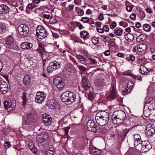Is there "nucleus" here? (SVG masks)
<instances>
[{
    "label": "nucleus",
    "instance_id": "obj_1",
    "mask_svg": "<svg viewBox=\"0 0 155 155\" xmlns=\"http://www.w3.org/2000/svg\"><path fill=\"white\" fill-rule=\"evenodd\" d=\"M126 117V114L123 111H115L112 116V122L114 124H118L120 125L123 123Z\"/></svg>",
    "mask_w": 155,
    "mask_h": 155
},
{
    "label": "nucleus",
    "instance_id": "obj_2",
    "mask_svg": "<svg viewBox=\"0 0 155 155\" xmlns=\"http://www.w3.org/2000/svg\"><path fill=\"white\" fill-rule=\"evenodd\" d=\"M95 120L97 123L103 126L106 125L109 120V114L105 111H103L97 113L95 116Z\"/></svg>",
    "mask_w": 155,
    "mask_h": 155
},
{
    "label": "nucleus",
    "instance_id": "obj_3",
    "mask_svg": "<svg viewBox=\"0 0 155 155\" xmlns=\"http://www.w3.org/2000/svg\"><path fill=\"white\" fill-rule=\"evenodd\" d=\"M18 31L21 36L25 37L28 36L29 32V29L28 26L22 24L18 27Z\"/></svg>",
    "mask_w": 155,
    "mask_h": 155
},
{
    "label": "nucleus",
    "instance_id": "obj_4",
    "mask_svg": "<svg viewBox=\"0 0 155 155\" xmlns=\"http://www.w3.org/2000/svg\"><path fill=\"white\" fill-rule=\"evenodd\" d=\"M36 35L40 39L45 38L47 35L46 30L41 25H38L36 30Z\"/></svg>",
    "mask_w": 155,
    "mask_h": 155
},
{
    "label": "nucleus",
    "instance_id": "obj_5",
    "mask_svg": "<svg viewBox=\"0 0 155 155\" xmlns=\"http://www.w3.org/2000/svg\"><path fill=\"white\" fill-rule=\"evenodd\" d=\"M87 129L89 131L96 132L97 129V127L95 123L92 120H89L87 123Z\"/></svg>",
    "mask_w": 155,
    "mask_h": 155
},
{
    "label": "nucleus",
    "instance_id": "obj_6",
    "mask_svg": "<svg viewBox=\"0 0 155 155\" xmlns=\"http://www.w3.org/2000/svg\"><path fill=\"white\" fill-rule=\"evenodd\" d=\"M52 120V119L50 115L47 114H43L42 122L46 126L51 125Z\"/></svg>",
    "mask_w": 155,
    "mask_h": 155
},
{
    "label": "nucleus",
    "instance_id": "obj_7",
    "mask_svg": "<svg viewBox=\"0 0 155 155\" xmlns=\"http://www.w3.org/2000/svg\"><path fill=\"white\" fill-rule=\"evenodd\" d=\"M48 137V134L43 132L38 134L36 137V141L38 143H41L47 140Z\"/></svg>",
    "mask_w": 155,
    "mask_h": 155
},
{
    "label": "nucleus",
    "instance_id": "obj_8",
    "mask_svg": "<svg viewBox=\"0 0 155 155\" xmlns=\"http://www.w3.org/2000/svg\"><path fill=\"white\" fill-rule=\"evenodd\" d=\"M54 84L59 89H62L64 87V84L62 78L60 77H58L54 78Z\"/></svg>",
    "mask_w": 155,
    "mask_h": 155
},
{
    "label": "nucleus",
    "instance_id": "obj_9",
    "mask_svg": "<svg viewBox=\"0 0 155 155\" xmlns=\"http://www.w3.org/2000/svg\"><path fill=\"white\" fill-rule=\"evenodd\" d=\"M46 96V94L43 92H38L36 94L35 101L39 103H41L44 101Z\"/></svg>",
    "mask_w": 155,
    "mask_h": 155
},
{
    "label": "nucleus",
    "instance_id": "obj_10",
    "mask_svg": "<svg viewBox=\"0 0 155 155\" xmlns=\"http://www.w3.org/2000/svg\"><path fill=\"white\" fill-rule=\"evenodd\" d=\"M60 67V64L58 62L50 63L48 68L47 71L49 73H51L54 70L59 68Z\"/></svg>",
    "mask_w": 155,
    "mask_h": 155
},
{
    "label": "nucleus",
    "instance_id": "obj_11",
    "mask_svg": "<svg viewBox=\"0 0 155 155\" xmlns=\"http://www.w3.org/2000/svg\"><path fill=\"white\" fill-rule=\"evenodd\" d=\"M34 119V115L33 114H28L24 119V125H31L32 122H33Z\"/></svg>",
    "mask_w": 155,
    "mask_h": 155
},
{
    "label": "nucleus",
    "instance_id": "obj_12",
    "mask_svg": "<svg viewBox=\"0 0 155 155\" xmlns=\"http://www.w3.org/2000/svg\"><path fill=\"white\" fill-rule=\"evenodd\" d=\"M15 106V102L14 101L9 100L8 101L4 102V106L6 109L11 108L12 109H14Z\"/></svg>",
    "mask_w": 155,
    "mask_h": 155
},
{
    "label": "nucleus",
    "instance_id": "obj_13",
    "mask_svg": "<svg viewBox=\"0 0 155 155\" xmlns=\"http://www.w3.org/2000/svg\"><path fill=\"white\" fill-rule=\"evenodd\" d=\"M26 143L28 144V148L34 153H37L36 149L35 147L32 140L30 139H28L26 140Z\"/></svg>",
    "mask_w": 155,
    "mask_h": 155
},
{
    "label": "nucleus",
    "instance_id": "obj_14",
    "mask_svg": "<svg viewBox=\"0 0 155 155\" xmlns=\"http://www.w3.org/2000/svg\"><path fill=\"white\" fill-rule=\"evenodd\" d=\"M142 152H147L152 148L151 144L147 141H142Z\"/></svg>",
    "mask_w": 155,
    "mask_h": 155
},
{
    "label": "nucleus",
    "instance_id": "obj_15",
    "mask_svg": "<svg viewBox=\"0 0 155 155\" xmlns=\"http://www.w3.org/2000/svg\"><path fill=\"white\" fill-rule=\"evenodd\" d=\"M10 10V8L5 5H0V15H4Z\"/></svg>",
    "mask_w": 155,
    "mask_h": 155
},
{
    "label": "nucleus",
    "instance_id": "obj_16",
    "mask_svg": "<svg viewBox=\"0 0 155 155\" xmlns=\"http://www.w3.org/2000/svg\"><path fill=\"white\" fill-rule=\"evenodd\" d=\"M14 41L13 37L12 35H9L6 38L5 40L6 46L9 48L14 43Z\"/></svg>",
    "mask_w": 155,
    "mask_h": 155
},
{
    "label": "nucleus",
    "instance_id": "obj_17",
    "mask_svg": "<svg viewBox=\"0 0 155 155\" xmlns=\"http://www.w3.org/2000/svg\"><path fill=\"white\" fill-rule=\"evenodd\" d=\"M82 85L85 91L90 90V87L88 85L86 77H84L82 79Z\"/></svg>",
    "mask_w": 155,
    "mask_h": 155
},
{
    "label": "nucleus",
    "instance_id": "obj_18",
    "mask_svg": "<svg viewBox=\"0 0 155 155\" xmlns=\"http://www.w3.org/2000/svg\"><path fill=\"white\" fill-rule=\"evenodd\" d=\"M33 44L30 42H23L21 45V47L23 49H28L31 48Z\"/></svg>",
    "mask_w": 155,
    "mask_h": 155
},
{
    "label": "nucleus",
    "instance_id": "obj_19",
    "mask_svg": "<svg viewBox=\"0 0 155 155\" xmlns=\"http://www.w3.org/2000/svg\"><path fill=\"white\" fill-rule=\"evenodd\" d=\"M68 91L63 93L61 95V99L64 102H68Z\"/></svg>",
    "mask_w": 155,
    "mask_h": 155
},
{
    "label": "nucleus",
    "instance_id": "obj_20",
    "mask_svg": "<svg viewBox=\"0 0 155 155\" xmlns=\"http://www.w3.org/2000/svg\"><path fill=\"white\" fill-rule=\"evenodd\" d=\"M68 103L71 104L74 102L76 99V96L72 92H68Z\"/></svg>",
    "mask_w": 155,
    "mask_h": 155
},
{
    "label": "nucleus",
    "instance_id": "obj_21",
    "mask_svg": "<svg viewBox=\"0 0 155 155\" xmlns=\"http://www.w3.org/2000/svg\"><path fill=\"white\" fill-rule=\"evenodd\" d=\"M139 71L142 74L144 75L147 74L150 72L148 69L143 65H141L140 66Z\"/></svg>",
    "mask_w": 155,
    "mask_h": 155
},
{
    "label": "nucleus",
    "instance_id": "obj_22",
    "mask_svg": "<svg viewBox=\"0 0 155 155\" xmlns=\"http://www.w3.org/2000/svg\"><path fill=\"white\" fill-rule=\"evenodd\" d=\"M105 82L103 79L99 78L95 81V84L97 87L102 86L105 85Z\"/></svg>",
    "mask_w": 155,
    "mask_h": 155
},
{
    "label": "nucleus",
    "instance_id": "obj_23",
    "mask_svg": "<svg viewBox=\"0 0 155 155\" xmlns=\"http://www.w3.org/2000/svg\"><path fill=\"white\" fill-rule=\"evenodd\" d=\"M0 89L1 91L2 92L3 94H6L8 91L7 84L6 83L3 84H0Z\"/></svg>",
    "mask_w": 155,
    "mask_h": 155
},
{
    "label": "nucleus",
    "instance_id": "obj_24",
    "mask_svg": "<svg viewBox=\"0 0 155 155\" xmlns=\"http://www.w3.org/2000/svg\"><path fill=\"white\" fill-rule=\"evenodd\" d=\"M147 127L146 129V134L148 137H151L153 136L155 133V130L154 128H151L150 130Z\"/></svg>",
    "mask_w": 155,
    "mask_h": 155
},
{
    "label": "nucleus",
    "instance_id": "obj_25",
    "mask_svg": "<svg viewBox=\"0 0 155 155\" xmlns=\"http://www.w3.org/2000/svg\"><path fill=\"white\" fill-rule=\"evenodd\" d=\"M91 152L94 155H99L101 153V150L95 147H94L92 148Z\"/></svg>",
    "mask_w": 155,
    "mask_h": 155
},
{
    "label": "nucleus",
    "instance_id": "obj_26",
    "mask_svg": "<svg viewBox=\"0 0 155 155\" xmlns=\"http://www.w3.org/2000/svg\"><path fill=\"white\" fill-rule=\"evenodd\" d=\"M137 48L139 51L142 52L146 49V46L143 44H140L137 46Z\"/></svg>",
    "mask_w": 155,
    "mask_h": 155
},
{
    "label": "nucleus",
    "instance_id": "obj_27",
    "mask_svg": "<svg viewBox=\"0 0 155 155\" xmlns=\"http://www.w3.org/2000/svg\"><path fill=\"white\" fill-rule=\"evenodd\" d=\"M116 97V94L115 91V88L114 85L113 86L112 90L110 93V94L108 96V97L110 99H113Z\"/></svg>",
    "mask_w": 155,
    "mask_h": 155
},
{
    "label": "nucleus",
    "instance_id": "obj_28",
    "mask_svg": "<svg viewBox=\"0 0 155 155\" xmlns=\"http://www.w3.org/2000/svg\"><path fill=\"white\" fill-rule=\"evenodd\" d=\"M28 94L26 92H23V96L22 97V99L23 100V101L22 104L24 105L26 104L27 102L28 101Z\"/></svg>",
    "mask_w": 155,
    "mask_h": 155
},
{
    "label": "nucleus",
    "instance_id": "obj_29",
    "mask_svg": "<svg viewBox=\"0 0 155 155\" xmlns=\"http://www.w3.org/2000/svg\"><path fill=\"white\" fill-rule=\"evenodd\" d=\"M125 39L128 41H132L134 39V36L130 33H127L124 35Z\"/></svg>",
    "mask_w": 155,
    "mask_h": 155
},
{
    "label": "nucleus",
    "instance_id": "obj_30",
    "mask_svg": "<svg viewBox=\"0 0 155 155\" xmlns=\"http://www.w3.org/2000/svg\"><path fill=\"white\" fill-rule=\"evenodd\" d=\"M31 79L28 75H26L23 78V82L24 84L26 85H28L31 81Z\"/></svg>",
    "mask_w": 155,
    "mask_h": 155
},
{
    "label": "nucleus",
    "instance_id": "obj_31",
    "mask_svg": "<svg viewBox=\"0 0 155 155\" xmlns=\"http://www.w3.org/2000/svg\"><path fill=\"white\" fill-rule=\"evenodd\" d=\"M41 56L43 61V66L45 65L44 61H46L48 59V53L46 52H44L41 54Z\"/></svg>",
    "mask_w": 155,
    "mask_h": 155
},
{
    "label": "nucleus",
    "instance_id": "obj_32",
    "mask_svg": "<svg viewBox=\"0 0 155 155\" xmlns=\"http://www.w3.org/2000/svg\"><path fill=\"white\" fill-rule=\"evenodd\" d=\"M123 32V30L121 28H116L114 30L115 34L117 36H120L122 35Z\"/></svg>",
    "mask_w": 155,
    "mask_h": 155
},
{
    "label": "nucleus",
    "instance_id": "obj_33",
    "mask_svg": "<svg viewBox=\"0 0 155 155\" xmlns=\"http://www.w3.org/2000/svg\"><path fill=\"white\" fill-rule=\"evenodd\" d=\"M75 9L77 11V14L79 16H81L84 15V12L83 9L80 8L79 7H75Z\"/></svg>",
    "mask_w": 155,
    "mask_h": 155
},
{
    "label": "nucleus",
    "instance_id": "obj_34",
    "mask_svg": "<svg viewBox=\"0 0 155 155\" xmlns=\"http://www.w3.org/2000/svg\"><path fill=\"white\" fill-rule=\"evenodd\" d=\"M48 105L49 107L51 109H54V108L56 107L55 106L56 105L54 103L53 100H49L48 102Z\"/></svg>",
    "mask_w": 155,
    "mask_h": 155
},
{
    "label": "nucleus",
    "instance_id": "obj_35",
    "mask_svg": "<svg viewBox=\"0 0 155 155\" xmlns=\"http://www.w3.org/2000/svg\"><path fill=\"white\" fill-rule=\"evenodd\" d=\"M143 29L145 31L147 32H149L150 31L151 29V28L149 24H145L143 25Z\"/></svg>",
    "mask_w": 155,
    "mask_h": 155
},
{
    "label": "nucleus",
    "instance_id": "obj_36",
    "mask_svg": "<svg viewBox=\"0 0 155 155\" xmlns=\"http://www.w3.org/2000/svg\"><path fill=\"white\" fill-rule=\"evenodd\" d=\"M39 48H38V51L41 54L45 52V49L42 45L40 43L38 44Z\"/></svg>",
    "mask_w": 155,
    "mask_h": 155
},
{
    "label": "nucleus",
    "instance_id": "obj_37",
    "mask_svg": "<svg viewBox=\"0 0 155 155\" xmlns=\"http://www.w3.org/2000/svg\"><path fill=\"white\" fill-rule=\"evenodd\" d=\"M131 129V128L129 129L126 128L124 130V131L122 133L121 136L122 137H124L126 136L127 134Z\"/></svg>",
    "mask_w": 155,
    "mask_h": 155
},
{
    "label": "nucleus",
    "instance_id": "obj_38",
    "mask_svg": "<svg viewBox=\"0 0 155 155\" xmlns=\"http://www.w3.org/2000/svg\"><path fill=\"white\" fill-rule=\"evenodd\" d=\"M135 147H136V149L137 150L142 152V141L141 142V143H140Z\"/></svg>",
    "mask_w": 155,
    "mask_h": 155
},
{
    "label": "nucleus",
    "instance_id": "obj_39",
    "mask_svg": "<svg viewBox=\"0 0 155 155\" xmlns=\"http://www.w3.org/2000/svg\"><path fill=\"white\" fill-rule=\"evenodd\" d=\"M88 59L89 61V63L91 64H96L97 63V61L95 59L93 58H89Z\"/></svg>",
    "mask_w": 155,
    "mask_h": 155
},
{
    "label": "nucleus",
    "instance_id": "obj_40",
    "mask_svg": "<svg viewBox=\"0 0 155 155\" xmlns=\"http://www.w3.org/2000/svg\"><path fill=\"white\" fill-rule=\"evenodd\" d=\"M89 18L87 17H82L80 21H82L84 23H88L89 21Z\"/></svg>",
    "mask_w": 155,
    "mask_h": 155
},
{
    "label": "nucleus",
    "instance_id": "obj_41",
    "mask_svg": "<svg viewBox=\"0 0 155 155\" xmlns=\"http://www.w3.org/2000/svg\"><path fill=\"white\" fill-rule=\"evenodd\" d=\"M77 58L78 60L81 61H86V58L82 55L79 54L77 55Z\"/></svg>",
    "mask_w": 155,
    "mask_h": 155
},
{
    "label": "nucleus",
    "instance_id": "obj_42",
    "mask_svg": "<svg viewBox=\"0 0 155 155\" xmlns=\"http://www.w3.org/2000/svg\"><path fill=\"white\" fill-rule=\"evenodd\" d=\"M88 33L86 31H81L80 33L81 36V38H84L88 35Z\"/></svg>",
    "mask_w": 155,
    "mask_h": 155
},
{
    "label": "nucleus",
    "instance_id": "obj_43",
    "mask_svg": "<svg viewBox=\"0 0 155 155\" xmlns=\"http://www.w3.org/2000/svg\"><path fill=\"white\" fill-rule=\"evenodd\" d=\"M98 38L96 37L93 38L92 39V43L94 45H96L98 43Z\"/></svg>",
    "mask_w": 155,
    "mask_h": 155
},
{
    "label": "nucleus",
    "instance_id": "obj_44",
    "mask_svg": "<svg viewBox=\"0 0 155 155\" xmlns=\"http://www.w3.org/2000/svg\"><path fill=\"white\" fill-rule=\"evenodd\" d=\"M72 126H69L64 128V130L65 132V135L66 136L68 135L69 130L71 128V127H72Z\"/></svg>",
    "mask_w": 155,
    "mask_h": 155
},
{
    "label": "nucleus",
    "instance_id": "obj_45",
    "mask_svg": "<svg viewBox=\"0 0 155 155\" xmlns=\"http://www.w3.org/2000/svg\"><path fill=\"white\" fill-rule=\"evenodd\" d=\"M77 66L80 70L83 72H84L86 70L85 68L82 66L78 65H77Z\"/></svg>",
    "mask_w": 155,
    "mask_h": 155
},
{
    "label": "nucleus",
    "instance_id": "obj_46",
    "mask_svg": "<svg viewBox=\"0 0 155 155\" xmlns=\"http://www.w3.org/2000/svg\"><path fill=\"white\" fill-rule=\"evenodd\" d=\"M124 155H134L132 149H130L124 154Z\"/></svg>",
    "mask_w": 155,
    "mask_h": 155
},
{
    "label": "nucleus",
    "instance_id": "obj_47",
    "mask_svg": "<svg viewBox=\"0 0 155 155\" xmlns=\"http://www.w3.org/2000/svg\"><path fill=\"white\" fill-rule=\"evenodd\" d=\"M128 87H127L123 91V95H126L130 92L131 89H129L130 88H128Z\"/></svg>",
    "mask_w": 155,
    "mask_h": 155
},
{
    "label": "nucleus",
    "instance_id": "obj_48",
    "mask_svg": "<svg viewBox=\"0 0 155 155\" xmlns=\"http://www.w3.org/2000/svg\"><path fill=\"white\" fill-rule=\"evenodd\" d=\"M27 6L29 9H32L36 6V5L34 3H32L31 4H28Z\"/></svg>",
    "mask_w": 155,
    "mask_h": 155
},
{
    "label": "nucleus",
    "instance_id": "obj_49",
    "mask_svg": "<svg viewBox=\"0 0 155 155\" xmlns=\"http://www.w3.org/2000/svg\"><path fill=\"white\" fill-rule=\"evenodd\" d=\"M0 28H1L2 31V33L4 32H5V30L6 29V26L3 24H0Z\"/></svg>",
    "mask_w": 155,
    "mask_h": 155
},
{
    "label": "nucleus",
    "instance_id": "obj_50",
    "mask_svg": "<svg viewBox=\"0 0 155 155\" xmlns=\"http://www.w3.org/2000/svg\"><path fill=\"white\" fill-rule=\"evenodd\" d=\"M134 85V83L132 81H129L127 84V87L130 89L132 88V86Z\"/></svg>",
    "mask_w": 155,
    "mask_h": 155
},
{
    "label": "nucleus",
    "instance_id": "obj_51",
    "mask_svg": "<svg viewBox=\"0 0 155 155\" xmlns=\"http://www.w3.org/2000/svg\"><path fill=\"white\" fill-rule=\"evenodd\" d=\"M46 155H54V152L51 150H49L45 153Z\"/></svg>",
    "mask_w": 155,
    "mask_h": 155
},
{
    "label": "nucleus",
    "instance_id": "obj_52",
    "mask_svg": "<svg viewBox=\"0 0 155 155\" xmlns=\"http://www.w3.org/2000/svg\"><path fill=\"white\" fill-rule=\"evenodd\" d=\"M88 99L90 100H92L94 98L93 94L92 93L90 92V93L88 94Z\"/></svg>",
    "mask_w": 155,
    "mask_h": 155
},
{
    "label": "nucleus",
    "instance_id": "obj_53",
    "mask_svg": "<svg viewBox=\"0 0 155 155\" xmlns=\"http://www.w3.org/2000/svg\"><path fill=\"white\" fill-rule=\"evenodd\" d=\"M104 38L105 40V41L107 43L110 42L111 40V39L109 36H105Z\"/></svg>",
    "mask_w": 155,
    "mask_h": 155
},
{
    "label": "nucleus",
    "instance_id": "obj_54",
    "mask_svg": "<svg viewBox=\"0 0 155 155\" xmlns=\"http://www.w3.org/2000/svg\"><path fill=\"white\" fill-rule=\"evenodd\" d=\"M81 0H74V2L77 5H81Z\"/></svg>",
    "mask_w": 155,
    "mask_h": 155
},
{
    "label": "nucleus",
    "instance_id": "obj_55",
    "mask_svg": "<svg viewBox=\"0 0 155 155\" xmlns=\"http://www.w3.org/2000/svg\"><path fill=\"white\" fill-rule=\"evenodd\" d=\"M124 75H125L130 76H132L133 75L131 74V71H128L125 72H124Z\"/></svg>",
    "mask_w": 155,
    "mask_h": 155
},
{
    "label": "nucleus",
    "instance_id": "obj_56",
    "mask_svg": "<svg viewBox=\"0 0 155 155\" xmlns=\"http://www.w3.org/2000/svg\"><path fill=\"white\" fill-rule=\"evenodd\" d=\"M99 131L102 133H104L106 131V130L104 127H101L99 128Z\"/></svg>",
    "mask_w": 155,
    "mask_h": 155
},
{
    "label": "nucleus",
    "instance_id": "obj_57",
    "mask_svg": "<svg viewBox=\"0 0 155 155\" xmlns=\"http://www.w3.org/2000/svg\"><path fill=\"white\" fill-rule=\"evenodd\" d=\"M134 140H140V136L139 134H135L134 135Z\"/></svg>",
    "mask_w": 155,
    "mask_h": 155
},
{
    "label": "nucleus",
    "instance_id": "obj_58",
    "mask_svg": "<svg viewBox=\"0 0 155 155\" xmlns=\"http://www.w3.org/2000/svg\"><path fill=\"white\" fill-rule=\"evenodd\" d=\"M134 145L135 146H136L137 145L141 143L140 142H141V141L140 140H134Z\"/></svg>",
    "mask_w": 155,
    "mask_h": 155
},
{
    "label": "nucleus",
    "instance_id": "obj_59",
    "mask_svg": "<svg viewBox=\"0 0 155 155\" xmlns=\"http://www.w3.org/2000/svg\"><path fill=\"white\" fill-rule=\"evenodd\" d=\"M103 29L104 31L107 32L109 31V28L107 25H105L103 27Z\"/></svg>",
    "mask_w": 155,
    "mask_h": 155
},
{
    "label": "nucleus",
    "instance_id": "obj_60",
    "mask_svg": "<svg viewBox=\"0 0 155 155\" xmlns=\"http://www.w3.org/2000/svg\"><path fill=\"white\" fill-rule=\"evenodd\" d=\"M116 26V22L115 21H114L111 24V25H110V28L112 29H114Z\"/></svg>",
    "mask_w": 155,
    "mask_h": 155
},
{
    "label": "nucleus",
    "instance_id": "obj_61",
    "mask_svg": "<svg viewBox=\"0 0 155 155\" xmlns=\"http://www.w3.org/2000/svg\"><path fill=\"white\" fill-rule=\"evenodd\" d=\"M140 15L142 18H145V14L144 12L141 11L140 12Z\"/></svg>",
    "mask_w": 155,
    "mask_h": 155
},
{
    "label": "nucleus",
    "instance_id": "obj_62",
    "mask_svg": "<svg viewBox=\"0 0 155 155\" xmlns=\"http://www.w3.org/2000/svg\"><path fill=\"white\" fill-rule=\"evenodd\" d=\"M136 15L135 13H133L130 15V18L133 20H134L136 17Z\"/></svg>",
    "mask_w": 155,
    "mask_h": 155
},
{
    "label": "nucleus",
    "instance_id": "obj_63",
    "mask_svg": "<svg viewBox=\"0 0 155 155\" xmlns=\"http://www.w3.org/2000/svg\"><path fill=\"white\" fill-rule=\"evenodd\" d=\"M5 146L7 148L11 146L10 142L9 141H8L5 143Z\"/></svg>",
    "mask_w": 155,
    "mask_h": 155
},
{
    "label": "nucleus",
    "instance_id": "obj_64",
    "mask_svg": "<svg viewBox=\"0 0 155 155\" xmlns=\"http://www.w3.org/2000/svg\"><path fill=\"white\" fill-rule=\"evenodd\" d=\"M146 11L148 13H151L153 11L149 7H147L146 8Z\"/></svg>",
    "mask_w": 155,
    "mask_h": 155
}]
</instances>
